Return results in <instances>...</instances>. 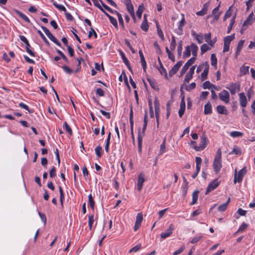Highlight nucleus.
I'll return each instance as SVG.
<instances>
[{
	"instance_id": "nucleus-42",
	"label": "nucleus",
	"mask_w": 255,
	"mask_h": 255,
	"mask_svg": "<svg viewBox=\"0 0 255 255\" xmlns=\"http://www.w3.org/2000/svg\"><path fill=\"white\" fill-rule=\"evenodd\" d=\"M210 47L208 46V45L207 44H203L201 46V53L203 54V53H205L206 52H207V51L210 50Z\"/></svg>"
},
{
	"instance_id": "nucleus-31",
	"label": "nucleus",
	"mask_w": 255,
	"mask_h": 255,
	"mask_svg": "<svg viewBox=\"0 0 255 255\" xmlns=\"http://www.w3.org/2000/svg\"><path fill=\"white\" fill-rule=\"evenodd\" d=\"M182 51V41L180 40L178 42V45L177 47V54H178V57L179 58H180L181 56V53Z\"/></svg>"
},
{
	"instance_id": "nucleus-23",
	"label": "nucleus",
	"mask_w": 255,
	"mask_h": 255,
	"mask_svg": "<svg viewBox=\"0 0 255 255\" xmlns=\"http://www.w3.org/2000/svg\"><path fill=\"white\" fill-rule=\"evenodd\" d=\"M235 39V34L227 36L224 38V43L230 44V43Z\"/></svg>"
},
{
	"instance_id": "nucleus-14",
	"label": "nucleus",
	"mask_w": 255,
	"mask_h": 255,
	"mask_svg": "<svg viewBox=\"0 0 255 255\" xmlns=\"http://www.w3.org/2000/svg\"><path fill=\"white\" fill-rule=\"evenodd\" d=\"M185 110V102L184 100V96H183L182 98L181 103H180V107L179 110L178 111L179 116L181 118L183 115L184 112Z\"/></svg>"
},
{
	"instance_id": "nucleus-13",
	"label": "nucleus",
	"mask_w": 255,
	"mask_h": 255,
	"mask_svg": "<svg viewBox=\"0 0 255 255\" xmlns=\"http://www.w3.org/2000/svg\"><path fill=\"white\" fill-rule=\"evenodd\" d=\"M174 230V227L172 224H171L168 229L166 230L165 232L162 233L160 235L161 238L162 239H165L169 236H170Z\"/></svg>"
},
{
	"instance_id": "nucleus-25",
	"label": "nucleus",
	"mask_w": 255,
	"mask_h": 255,
	"mask_svg": "<svg viewBox=\"0 0 255 255\" xmlns=\"http://www.w3.org/2000/svg\"><path fill=\"white\" fill-rule=\"evenodd\" d=\"M211 65L215 67V69L217 68V59L215 54H212L211 56Z\"/></svg>"
},
{
	"instance_id": "nucleus-4",
	"label": "nucleus",
	"mask_w": 255,
	"mask_h": 255,
	"mask_svg": "<svg viewBox=\"0 0 255 255\" xmlns=\"http://www.w3.org/2000/svg\"><path fill=\"white\" fill-rule=\"evenodd\" d=\"M208 140L205 135H203L200 137V144L199 146H195L194 149L196 151H200L203 150L207 146Z\"/></svg>"
},
{
	"instance_id": "nucleus-55",
	"label": "nucleus",
	"mask_w": 255,
	"mask_h": 255,
	"mask_svg": "<svg viewBox=\"0 0 255 255\" xmlns=\"http://www.w3.org/2000/svg\"><path fill=\"white\" fill-rule=\"evenodd\" d=\"M154 105L155 108V112H159V103L157 99H155L154 101Z\"/></svg>"
},
{
	"instance_id": "nucleus-16",
	"label": "nucleus",
	"mask_w": 255,
	"mask_h": 255,
	"mask_svg": "<svg viewBox=\"0 0 255 255\" xmlns=\"http://www.w3.org/2000/svg\"><path fill=\"white\" fill-rule=\"evenodd\" d=\"M104 13L109 18L110 22L111 23L115 26V27L117 29L118 28V25L117 19L114 17L109 15L106 11L104 12Z\"/></svg>"
},
{
	"instance_id": "nucleus-15",
	"label": "nucleus",
	"mask_w": 255,
	"mask_h": 255,
	"mask_svg": "<svg viewBox=\"0 0 255 255\" xmlns=\"http://www.w3.org/2000/svg\"><path fill=\"white\" fill-rule=\"evenodd\" d=\"M254 13L252 12L247 17V19L243 23L244 27H248L249 25H250L252 24L254 18H253Z\"/></svg>"
},
{
	"instance_id": "nucleus-64",
	"label": "nucleus",
	"mask_w": 255,
	"mask_h": 255,
	"mask_svg": "<svg viewBox=\"0 0 255 255\" xmlns=\"http://www.w3.org/2000/svg\"><path fill=\"white\" fill-rule=\"evenodd\" d=\"M235 153L236 154H240L241 151L239 148L234 147L232 151L230 152V154H232Z\"/></svg>"
},
{
	"instance_id": "nucleus-54",
	"label": "nucleus",
	"mask_w": 255,
	"mask_h": 255,
	"mask_svg": "<svg viewBox=\"0 0 255 255\" xmlns=\"http://www.w3.org/2000/svg\"><path fill=\"white\" fill-rule=\"evenodd\" d=\"M196 87V83L193 82L191 83L189 85L186 86L185 87L186 90L187 91H190V90L195 89Z\"/></svg>"
},
{
	"instance_id": "nucleus-9",
	"label": "nucleus",
	"mask_w": 255,
	"mask_h": 255,
	"mask_svg": "<svg viewBox=\"0 0 255 255\" xmlns=\"http://www.w3.org/2000/svg\"><path fill=\"white\" fill-rule=\"evenodd\" d=\"M182 62L180 61H178L169 71V75L170 77H172L173 75L177 73L179 68L182 65Z\"/></svg>"
},
{
	"instance_id": "nucleus-44",
	"label": "nucleus",
	"mask_w": 255,
	"mask_h": 255,
	"mask_svg": "<svg viewBox=\"0 0 255 255\" xmlns=\"http://www.w3.org/2000/svg\"><path fill=\"white\" fill-rule=\"evenodd\" d=\"M94 215H91L89 216V221H88V225L89 226L90 230H91L92 229V225L94 223Z\"/></svg>"
},
{
	"instance_id": "nucleus-45",
	"label": "nucleus",
	"mask_w": 255,
	"mask_h": 255,
	"mask_svg": "<svg viewBox=\"0 0 255 255\" xmlns=\"http://www.w3.org/2000/svg\"><path fill=\"white\" fill-rule=\"evenodd\" d=\"M41 28L49 38H50L51 37L53 36V34L46 27L41 26Z\"/></svg>"
},
{
	"instance_id": "nucleus-28",
	"label": "nucleus",
	"mask_w": 255,
	"mask_h": 255,
	"mask_svg": "<svg viewBox=\"0 0 255 255\" xmlns=\"http://www.w3.org/2000/svg\"><path fill=\"white\" fill-rule=\"evenodd\" d=\"M129 123L130 127L131 128H132V127H133V115L132 107L130 108L129 113Z\"/></svg>"
},
{
	"instance_id": "nucleus-2",
	"label": "nucleus",
	"mask_w": 255,
	"mask_h": 255,
	"mask_svg": "<svg viewBox=\"0 0 255 255\" xmlns=\"http://www.w3.org/2000/svg\"><path fill=\"white\" fill-rule=\"evenodd\" d=\"M247 169L246 167H244L240 170L238 173L237 169H235L234 183H240L242 181L244 175L247 173Z\"/></svg>"
},
{
	"instance_id": "nucleus-7",
	"label": "nucleus",
	"mask_w": 255,
	"mask_h": 255,
	"mask_svg": "<svg viewBox=\"0 0 255 255\" xmlns=\"http://www.w3.org/2000/svg\"><path fill=\"white\" fill-rule=\"evenodd\" d=\"M195 60L196 58L195 57H192L187 61L182 68L180 72L181 76L183 75L187 71L189 67L194 63Z\"/></svg>"
},
{
	"instance_id": "nucleus-46",
	"label": "nucleus",
	"mask_w": 255,
	"mask_h": 255,
	"mask_svg": "<svg viewBox=\"0 0 255 255\" xmlns=\"http://www.w3.org/2000/svg\"><path fill=\"white\" fill-rule=\"evenodd\" d=\"M240 70H241V72L243 75H246V74L249 73V66H243L241 67Z\"/></svg>"
},
{
	"instance_id": "nucleus-50",
	"label": "nucleus",
	"mask_w": 255,
	"mask_h": 255,
	"mask_svg": "<svg viewBox=\"0 0 255 255\" xmlns=\"http://www.w3.org/2000/svg\"><path fill=\"white\" fill-rule=\"evenodd\" d=\"M102 149V147L100 146H98L95 148V152L98 157H101V156L102 153L101 151Z\"/></svg>"
},
{
	"instance_id": "nucleus-48",
	"label": "nucleus",
	"mask_w": 255,
	"mask_h": 255,
	"mask_svg": "<svg viewBox=\"0 0 255 255\" xmlns=\"http://www.w3.org/2000/svg\"><path fill=\"white\" fill-rule=\"evenodd\" d=\"M37 32L39 34V35L40 36V37L42 38V39H43V40L44 41V42L47 45H49V41L47 40V39H46V38L45 37V36L43 35V34L42 33V32L38 30L37 31Z\"/></svg>"
},
{
	"instance_id": "nucleus-10",
	"label": "nucleus",
	"mask_w": 255,
	"mask_h": 255,
	"mask_svg": "<svg viewBox=\"0 0 255 255\" xmlns=\"http://www.w3.org/2000/svg\"><path fill=\"white\" fill-rule=\"evenodd\" d=\"M239 101L241 107L245 108L247 106L248 101L244 93H241L239 94Z\"/></svg>"
},
{
	"instance_id": "nucleus-19",
	"label": "nucleus",
	"mask_w": 255,
	"mask_h": 255,
	"mask_svg": "<svg viewBox=\"0 0 255 255\" xmlns=\"http://www.w3.org/2000/svg\"><path fill=\"white\" fill-rule=\"evenodd\" d=\"M217 111L218 113L223 115H227L228 111L225 106L223 105H219L217 107Z\"/></svg>"
},
{
	"instance_id": "nucleus-58",
	"label": "nucleus",
	"mask_w": 255,
	"mask_h": 255,
	"mask_svg": "<svg viewBox=\"0 0 255 255\" xmlns=\"http://www.w3.org/2000/svg\"><path fill=\"white\" fill-rule=\"evenodd\" d=\"M96 93L101 97H103L105 95V92L101 88H98L96 90Z\"/></svg>"
},
{
	"instance_id": "nucleus-52",
	"label": "nucleus",
	"mask_w": 255,
	"mask_h": 255,
	"mask_svg": "<svg viewBox=\"0 0 255 255\" xmlns=\"http://www.w3.org/2000/svg\"><path fill=\"white\" fill-rule=\"evenodd\" d=\"M19 106L25 110H26V111H27L29 113H32V111L29 109V107L26 105H25V104L23 103H20L19 104Z\"/></svg>"
},
{
	"instance_id": "nucleus-59",
	"label": "nucleus",
	"mask_w": 255,
	"mask_h": 255,
	"mask_svg": "<svg viewBox=\"0 0 255 255\" xmlns=\"http://www.w3.org/2000/svg\"><path fill=\"white\" fill-rule=\"evenodd\" d=\"M62 68L63 70L68 74H71L72 72V70L66 65L62 66Z\"/></svg>"
},
{
	"instance_id": "nucleus-38",
	"label": "nucleus",
	"mask_w": 255,
	"mask_h": 255,
	"mask_svg": "<svg viewBox=\"0 0 255 255\" xmlns=\"http://www.w3.org/2000/svg\"><path fill=\"white\" fill-rule=\"evenodd\" d=\"M17 13L24 21L27 22H30L29 19L24 14L19 11H17Z\"/></svg>"
},
{
	"instance_id": "nucleus-8",
	"label": "nucleus",
	"mask_w": 255,
	"mask_h": 255,
	"mask_svg": "<svg viewBox=\"0 0 255 255\" xmlns=\"http://www.w3.org/2000/svg\"><path fill=\"white\" fill-rule=\"evenodd\" d=\"M142 220L143 215L142 213H138L136 217V221L134 227V230L135 231H137L140 227Z\"/></svg>"
},
{
	"instance_id": "nucleus-49",
	"label": "nucleus",
	"mask_w": 255,
	"mask_h": 255,
	"mask_svg": "<svg viewBox=\"0 0 255 255\" xmlns=\"http://www.w3.org/2000/svg\"><path fill=\"white\" fill-rule=\"evenodd\" d=\"M141 248V246L140 244H138L136 246H134L132 248H131L129 251V253H131L132 252H136L138 251H139Z\"/></svg>"
},
{
	"instance_id": "nucleus-34",
	"label": "nucleus",
	"mask_w": 255,
	"mask_h": 255,
	"mask_svg": "<svg viewBox=\"0 0 255 255\" xmlns=\"http://www.w3.org/2000/svg\"><path fill=\"white\" fill-rule=\"evenodd\" d=\"M191 55L190 46H187L186 47L185 50L183 53L184 57H189Z\"/></svg>"
},
{
	"instance_id": "nucleus-18",
	"label": "nucleus",
	"mask_w": 255,
	"mask_h": 255,
	"mask_svg": "<svg viewBox=\"0 0 255 255\" xmlns=\"http://www.w3.org/2000/svg\"><path fill=\"white\" fill-rule=\"evenodd\" d=\"M189 46H190V50L192 51V55L196 58L197 55V51L198 50V46L194 43H192Z\"/></svg>"
},
{
	"instance_id": "nucleus-11",
	"label": "nucleus",
	"mask_w": 255,
	"mask_h": 255,
	"mask_svg": "<svg viewBox=\"0 0 255 255\" xmlns=\"http://www.w3.org/2000/svg\"><path fill=\"white\" fill-rule=\"evenodd\" d=\"M145 181L144 175L143 173H140L138 176L137 190L140 191L143 186V183Z\"/></svg>"
},
{
	"instance_id": "nucleus-12",
	"label": "nucleus",
	"mask_w": 255,
	"mask_h": 255,
	"mask_svg": "<svg viewBox=\"0 0 255 255\" xmlns=\"http://www.w3.org/2000/svg\"><path fill=\"white\" fill-rule=\"evenodd\" d=\"M203 66H205V68L203 72L201 74L202 81H204L207 78V76L209 72V65L208 62H205L203 63Z\"/></svg>"
},
{
	"instance_id": "nucleus-62",
	"label": "nucleus",
	"mask_w": 255,
	"mask_h": 255,
	"mask_svg": "<svg viewBox=\"0 0 255 255\" xmlns=\"http://www.w3.org/2000/svg\"><path fill=\"white\" fill-rule=\"evenodd\" d=\"M90 29H91V30L89 31V34H88V37L91 38L92 34H94V37L95 38H97V34L96 33V32H95L94 29L92 27L90 28Z\"/></svg>"
},
{
	"instance_id": "nucleus-57",
	"label": "nucleus",
	"mask_w": 255,
	"mask_h": 255,
	"mask_svg": "<svg viewBox=\"0 0 255 255\" xmlns=\"http://www.w3.org/2000/svg\"><path fill=\"white\" fill-rule=\"evenodd\" d=\"M118 20H119L120 24L121 25L123 28L124 29L125 26H124V20H123V19L121 14L118 13Z\"/></svg>"
},
{
	"instance_id": "nucleus-37",
	"label": "nucleus",
	"mask_w": 255,
	"mask_h": 255,
	"mask_svg": "<svg viewBox=\"0 0 255 255\" xmlns=\"http://www.w3.org/2000/svg\"><path fill=\"white\" fill-rule=\"evenodd\" d=\"M165 139L163 140L162 143L160 145V150H159V155L162 154L165 151Z\"/></svg>"
},
{
	"instance_id": "nucleus-61",
	"label": "nucleus",
	"mask_w": 255,
	"mask_h": 255,
	"mask_svg": "<svg viewBox=\"0 0 255 255\" xmlns=\"http://www.w3.org/2000/svg\"><path fill=\"white\" fill-rule=\"evenodd\" d=\"M38 214L41 219V220L42 221V222H43L44 223V225H45L46 224V217L45 216V215L40 212H38Z\"/></svg>"
},
{
	"instance_id": "nucleus-35",
	"label": "nucleus",
	"mask_w": 255,
	"mask_h": 255,
	"mask_svg": "<svg viewBox=\"0 0 255 255\" xmlns=\"http://www.w3.org/2000/svg\"><path fill=\"white\" fill-rule=\"evenodd\" d=\"M89 204L92 209H94L95 206V202L92 196V194H90L88 196Z\"/></svg>"
},
{
	"instance_id": "nucleus-30",
	"label": "nucleus",
	"mask_w": 255,
	"mask_h": 255,
	"mask_svg": "<svg viewBox=\"0 0 255 255\" xmlns=\"http://www.w3.org/2000/svg\"><path fill=\"white\" fill-rule=\"evenodd\" d=\"M235 18H236V15H234L231 20V22L228 27V30H227V33H229L231 31V30H232V28H233V25L234 24L235 22Z\"/></svg>"
},
{
	"instance_id": "nucleus-39",
	"label": "nucleus",
	"mask_w": 255,
	"mask_h": 255,
	"mask_svg": "<svg viewBox=\"0 0 255 255\" xmlns=\"http://www.w3.org/2000/svg\"><path fill=\"white\" fill-rule=\"evenodd\" d=\"M176 40L174 36H172L171 42L170 45V48L171 50H174L176 46Z\"/></svg>"
},
{
	"instance_id": "nucleus-26",
	"label": "nucleus",
	"mask_w": 255,
	"mask_h": 255,
	"mask_svg": "<svg viewBox=\"0 0 255 255\" xmlns=\"http://www.w3.org/2000/svg\"><path fill=\"white\" fill-rule=\"evenodd\" d=\"M141 28L142 30H143L144 31H147L148 29V24L147 23V21L145 18V15H144V19L142 21V23L141 25Z\"/></svg>"
},
{
	"instance_id": "nucleus-53",
	"label": "nucleus",
	"mask_w": 255,
	"mask_h": 255,
	"mask_svg": "<svg viewBox=\"0 0 255 255\" xmlns=\"http://www.w3.org/2000/svg\"><path fill=\"white\" fill-rule=\"evenodd\" d=\"M244 44V40H241L239 41L236 49L238 51H241Z\"/></svg>"
},
{
	"instance_id": "nucleus-47",
	"label": "nucleus",
	"mask_w": 255,
	"mask_h": 255,
	"mask_svg": "<svg viewBox=\"0 0 255 255\" xmlns=\"http://www.w3.org/2000/svg\"><path fill=\"white\" fill-rule=\"evenodd\" d=\"M248 225L245 223H243L241 225V226L240 227V228H239V229L238 230V232H244L248 227Z\"/></svg>"
},
{
	"instance_id": "nucleus-27",
	"label": "nucleus",
	"mask_w": 255,
	"mask_h": 255,
	"mask_svg": "<svg viewBox=\"0 0 255 255\" xmlns=\"http://www.w3.org/2000/svg\"><path fill=\"white\" fill-rule=\"evenodd\" d=\"M111 133L110 132L108 134V136L107 139L106 145H105V150L107 152H109V145L110 143V139H111Z\"/></svg>"
},
{
	"instance_id": "nucleus-21",
	"label": "nucleus",
	"mask_w": 255,
	"mask_h": 255,
	"mask_svg": "<svg viewBox=\"0 0 255 255\" xmlns=\"http://www.w3.org/2000/svg\"><path fill=\"white\" fill-rule=\"evenodd\" d=\"M199 193V191L198 190H195L193 193V194H192V201L190 203L191 205H193L197 202V201L198 198Z\"/></svg>"
},
{
	"instance_id": "nucleus-29",
	"label": "nucleus",
	"mask_w": 255,
	"mask_h": 255,
	"mask_svg": "<svg viewBox=\"0 0 255 255\" xmlns=\"http://www.w3.org/2000/svg\"><path fill=\"white\" fill-rule=\"evenodd\" d=\"M158 70L162 75L164 76L165 79H168L167 71L163 65L162 67L160 66L159 68H158Z\"/></svg>"
},
{
	"instance_id": "nucleus-22",
	"label": "nucleus",
	"mask_w": 255,
	"mask_h": 255,
	"mask_svg": "<svg viewBox=\"0 0 255 255\" xmlns=\"http://www.w3.org/2000/svg\"><path fill=\"white\" fill-rule=\"evenodd\" d=\"M143 136H142L141 133L138 132V151L140 153L141 152L142 149V137Z\"/></svg>"
},
{
	"instance_id": "nucleus-41",
	"label": "nucleus",
	"mask_w": 255,
	"mask_h": 255,
	"mask_svg": "<svg viewBox=\"0 0 255 255\" xmlns=\"http://www.w3.org/2000/svg\"><path fill=\"white\" fill-rule=\"evenodd\" d=\"M157 31L158 36L161 38L162 40H164V35L162 30L159 28V25L156 23Z\"/></svg>"
},
{
	"instance_id": "nucleus-5",
	"label": "nucleus",
	"mask_w": 255,
	"mask_h": 255,
	"mask_svg": "<svg viewBox=\"0 0 255 255\" xmlns=\"http://www.w3.org/2000/svg\"><path fill=\"white\" fill-rule=\"evenodd\" d=\"M220 99L224 102L225 103L227 104L230 101V94L229 93L225 90H223L219 94Z\"/></svg>"
},
{
	"instance_id": "nucleus-56",
	"label": "nucleus",
	"mask_w": 255,
	"mask_h": 255,
	"mask_svg": "<svg viewBox=\"0 0 255 255\" xmlns=\"http://www.w3.org/2000/svg\"><path fill=\"white\" fill-rule=\"evenodd\" d=\"M227 207L228 205L224 203L222 205H220L218 208V210L220 212H224L226 210Z\"/></svg>"
},
{
	"instance_id": "nucleus-24",
	"label": "nucleus",
	"mask_w": 255,
	"mask_h": 255,
	"mask_svg": "<svg viewBox=\"0 0 255 255\" xmlns=\"http://www.w3.org/2000/svg\"><path fill=\"white\" fill-rule=\"evenodd\" d=\"M147 81L149 82L150 86L153 89H154L155 90H159V88H158V86L157 85V83H156V82L155 80L148 78L147 79Z\"/></svg>"
},
{
	"instance_id": "nucleus-3",
	"label": "nucleus",
	"mask_w": 255,
	"mask_h": 255,
	"mask_svg": "<svg viewBox=\"0 0 255 255\" xmlns=\"http://www.w3.org/2000/svg\"><path fill=\"white\" fill-rule=\"evenodd\" d=\"M241 85L239 82L231 83L226 86V88L229 90L231 95H235L236 92L241 90Z\"/></svg>"
},
{
	"instance_id": "nucleus-36",
	"label": "nucleus",
	"mask_w": 255,
	"mask_h": 255,
	"mask_svg": "<svg viewBox=\"0 0 255 255\" xmlns=\"http://www.w3.org/2000/svg\"><path fill=\"white\" fill-rule=\"evenodd\" d=\"M230 135L233 137H237L242 136L243 135V133L240 131H232L230 133Z\"/></svg>"
},
{
	"instance_id": "nucleus-43",
	"label": "nucleus",
	"mask_w": 255,
	"mask_h": 255,
	"mask_svg": "<svg viewBox=\"0 0 255 255\" xmlns=\"http://www.w3.org/2000/svg\"><path fill=\"white\" fill-rule=\"evenodd\" d=\"M202 159L200 157H196V168L198 170H200V166L201 164L202 163Z\"/></svg>"
},
{
	"instance_id": "nucleus-32",
	"label": "nucleus",
	"mask_w": 255,
	"mask_h": 255,
	"mask_svg": "<svg viewBox=\"0 0 255 255\" xmlns=\"http://www.w3.org/2000/svg\"><path fill=\"white\" fill-rule=\"evenodd\" d=\"M30 45L29 43L25 44L26 51L31 56L34 57L35 53L30 49Z\"/></svg>"
},
{
	"instance_id": "nucleus-60",
	"label": "nucleus",
	"mask_w": 255,
	"mask_h": 255,
	"mask_svg": "<svg viewBox=\"0 0 255 255\" xmlns=\"http://www.w3.org/2000/svg\"><path fill=\"white\" fill-rule=\"evenodd\" d=\"M49 39L57 45L61 46V44L60 42L53 35Z\"/></svg>"
},
{
	"instance_id": "nucleus-6",
	"label": "nucleus",
	"mask_w": 255,
	"mask_h": 255,
	"mask_svg": "<svg viewBox=\"0 0 255 255\" xmlns=\"http://www.w3.org/2000/svg\"><path fill=\"white\" fill-rule=\"evenodd\" d=\"M220 184V182L217 179H215L211 182L207 187L205 194H209L211 191L216 189Z\"/></svg>"
},
{
	"instance_id": "nucleus-63",
	"label": "nucleus",
	"mask_w": 255,
	"mask_h": 255,
	"mask_svg": "<svg viewBox=\"0 0 255 255\" xmlns=\"http://www.w3.org/2000/svg\"><path fill=\"white\" fill-rule=\"evenodd\" d=\"M56 168L54 166H53L52 169L50 170L49 175L50 177L53 178L55 177L56 176Z\"/></svg>"
},
{
	"instance_id": "nucleus-20",
	"label": "nucleus",
	"mask_w": 255,
	"mask_h": 255,
	"mask_svg": "<svg viewBox=\"0 0 255 255\" xmlns=\"http://www.w3.org/2000/svg\"><path fill=\"white\" fill-rule=\"evenodd\" d=\"M212 106L210 102L207 103L204 106V114L209 115L212 113Z\"/></svg>"
},
{
	"instance_id": "nucleus-51",
	"label": "nucleus",
	"mask_w": 255,
	"mask_h": 255,
	"mask_svg": "<svg viewBox=\"0 0 255 255\" xmlns=\"http://www.w3.org/2000/svg\"><path fill=\"white\" fill-rule=\"evenodd\" d=\"M143 6L140 5L138 7L137 10L136 11V14L138 17L141 18V15L143 10Z\"/></svg>"
},
{
	"instance_id": "nucleus-1",
	"label": "nucleus",
	"mask_w": 255,
	"mask_h": 255,
	"mask_svg": "<svg viewBox=\"0 0 255 255\" xmlns=\"http://www.w3.org/2000/svg\"><path fill=\"white\" fill-rule=\"evenodd\" d=\"M221 158V148H218L217 151L216 155L214 158L213 164V169L217 174L219 172L222 166Z\"/></svg>"
},
{
	"instance_id": "nucleus-40",
	"label": "nucleus",
	"mask_w": 255,
	"mask_h": 255,
	"mask_svg": "<svg viewBox=\"0 0 255 255\" xmlns=\"http://www.w3.org/2000/svg\"><path fill=\"white\" fill-rule=\"evenodd\" d=\"M64 128H65V130L66 131L70 134H72V130L71 128L68 125L67 123L66 122H64Z\"/></svg>"
},
{
	"instance_id": "nucleus-17",
	"label": "nucleus",
	"mask_w": 255,
	"mask_h": 255,
	"mask_svg": "<svg viewBox=\"0 0 255 255\" xmlns=\"http://www.w3.org/2000/svg\"><path fill=\"white\" fill-rule=\"evenodd\" d=\"M139 54L141 60V64L143 67V69L144 72H146V63L145 61V60L144 59L143 53L141 50L139 51Z\"/></svg>"
},
{
	"instance_id": "nucleus-33",
	"label": "nucleus",
	"mask_w": 255,
	"mask_h": 255,
	"mask_svg": "<svg viewBox=\"0 0 255 255\" xmlns=\"http://www.w3.org/2000/svg\"><path fill=\"white\" fill-rule=\"evenodd\" d=\"M212 86H213V84L211 83L210 81H205L202 85V87L204 89H210L212 88Z\"/></svg>"
}]
</instances>
